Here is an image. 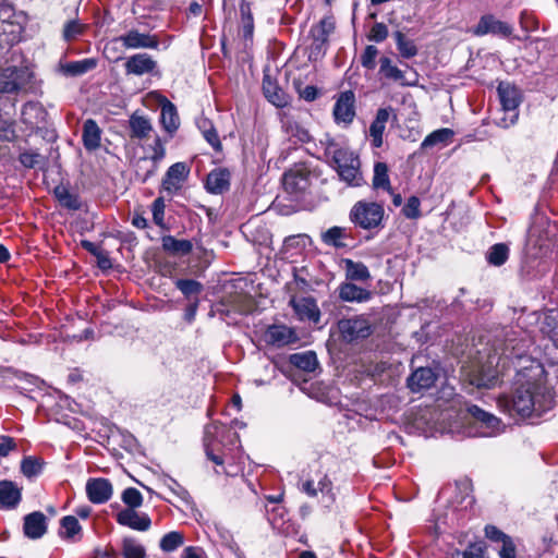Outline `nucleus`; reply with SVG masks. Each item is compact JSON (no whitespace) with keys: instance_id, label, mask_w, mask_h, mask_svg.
I'll list each match as a JSON object with an SVG mask.
<instances>
[{"instance_id":"1","label":"nucleus","mask_w":558,"mask_h":558,"mask_svg":"<svg viewBox=\"0 0 558 558\" xmlns=\"http://www.w3.org/2000/svg\"><path fill=\"white\" fill-rule=\"evenodd\" d=\"M498 405L510 416H539L553 405V396L541 380H517L512 395L498 399Z\"/></svg>"},{"instance_id":"2","label":"nucleus","mask_w":558,"mask_h":558,"mask_svg":"<svg viewBox=\"0 0 558 558\" xmlns=\"http://www.w3.org/2000/svg\"><path fill=\"white\" fill-rule=\"evenodd\" d=\"M326 159L335 167L341 180L350 185L361 184L360 159L347 146L339 144L329 135L320 140Z\"/></svg>"},{"instance_id":"3","label":"nucleus","mask_w":558,"mask_h":558,"mask_svg":"<svg viewBox=\"0 0 558 558\" xmlns=\"http://www.w3.org/2000/svg\"><path fill=\"white\" fill-rule=\"evenodd\" d=\"M34 73L26 66H9L0 72V93H29L34 92Z\"/></svg>"},{"instance_id":"4","label":"nucleus","mask_w":558,"mask_h":558,"mask_svg":"<svg viewBox=\"0 0 558 558\" xmlns=\"http://www.w3.org/2000/svg\"><path fill=\"white\" fill-rule=\"evenodd\" d=\"M384 214L385 210L380 204L360 201L352 207L350 219L355 226L371 230L381 225Z\"/></svg>"},{"instance_id":"5","label":"nucleus","mask_w":558,"mask_h":558,"mask_svg":"<svg viewBox=\"0 0 558 558\" xmlns=\"http://www.w3.org/2000/svg\"><path fill=\"white\" fill-rule=\"evenodd\" d=\"M495 356H490L486 363H475L465 371V378L477 388H493L498 384L499 371Z\"/></svg>"},{"instance_id":"6","label":"nucleus","mask_w":558,"mask_h":558,"mask_svg":"<svg viewBox=\"0 0 558 558\" xmlns=\"http://www.w3.org/2000/svg\"><path fill=\"white\" fill-rule=\"evenodd\" d=\"M499 100L505 112V117L498 121V125L509 128L518 120V107L521 102L519 89L507 82H501L497 88Z\"/></svg>"},{"instance_id":"7","label":"nucleus","mask_w":558,"mask_h":558,"mask_svg":"<svg viewBox=\"0 0 558 558\" xmlns=\"http://www.w3.org/2000/svg\"><path fill=\"white\" fill-rule=\"evenodd\" d=\"M149 148L151 149V154L138 158L135 162V177L142 183H145L157 173L159 163L166 156L165 144L159 136L155 137Z\"/></svg>"},{"instance_id":"8","label":"nucleus","mask_w":558,"mask_h":558,"mask_svg":"<svg viewBox=\"0 0 558 558\" xmlns=\"http://www.w3.org/2000/svg\"><path fill=\"white\" fill-rule=\"evenodd\" d=\"M112 43H120L125 49H158L159 38L156 34L141 33L136 28H131Z\"/></svg>"},{"instance_id":"9","label":"nucleus","mask_w":558,"mask_h":558,"mask_svg":"<svg viewBox=\"0 0 558 558\" xmlns=\"http://www.w3.org/2000/svg\"><path fill=\"white\" fill-rule=\"evenodd\" d=\"M332 114L337 124L347 126L353 122L355 117V95L352 90H345L339 94L333 106Z\"/></svg>"},{"instance_id":"10","label":"nucleus","mask_w":558,"mask_h":558,"mask_svg":"<svg viewBox=\"0 0 558 558\" xmlns=\"http://www.w3.org/2000/svg\"><path fill=\"white\" fill-rule=\"evenodd\" d=\"M338 329L341 337L347 341L366 338L371 333V325L368 320L362 316L339 320Z\"/></svg>"},{"instance_id":"11","label":"nucleus","mask_w":558,"mask_h":558,"mask_svg":"<svg viewBox=\"0 0 558 558\" xmlns=\"http://www.w3.org/2000/svg\"><path fill=\"white\" fill-rule=\"evenodd\" d=\"M264 340L267 344L282 348L298 342L299 337L295 330L289 326L271 325L266 329Z\"/></svg>"},{"instance_id":"12","label":"nucleus","mask_w":558,"mask_h":558,"mask_svg":"<svg viewBox=\"0 0 558 558\" xmlns=\"http://www.w3.org/2000/svg\"><path fill=\"white\" fill-rule=\"evenodd\" d=\"M190 169L184 162L173 163L166 172L162 179V190L168 194H175L181 190L183 183L186 181Z\"/></svg>"},{"instance_id":"13","label":"nucleus","mask_w":558,"mask_h":558,"mask_svg":"<svg viewBox=\"0 0 558 558\" xmlns=\"http://www.w3.org/2000/svg\"><path fill=\"white\" fill-rule=\"evenodd\" d=\"M124 70L129 75L153 74L157 70V61L148 53H135L126 59Z\"/></svg>"},{"instance_id":"14","label":"nucleus","mask_w":558,"mask_h":558,"mask_svg":"<svg viewBox=\"0 0 558 558\" xmlns=\"http://www.w3.org/2000/svg\"><path fill=\"white\" fill-rule=\"evenodd\" d=\"M310 185V170L304 166H296L283 175V186L289 193H300Z\"/></svg>"},{"instance_id":"15","label":"nucleus","mask_w":558,"mask_h":558,"mask_svg":"<svg viewBox=\"0 0 558 558\" xmlns=\"http://www.w3.org/2000/svg\"><path fill=\"white\" fill-rule=\"evenodd\" d=\"M117 522L135 531L145 532L151 525L150 518L144 512L134 509H122L116 514Z\"/></svg>"},{"instance_id":"16","label":"nucleus","mask_w":558,"mask_h":558,"mask_svg":"<svg viewBox=\"0 0 558 558\" xmlns=\"http://www.w3.org/2000/svg\"><path fill=\"white\" fill-rule=\"evenodd\" d=\"M475 34L483 36L493 34L501 37H509L512 34V26L504 21L496 19L494 15H484L476 25Z\"/></svg>"},{"instance_id":"17","label":"nucleus","mask_w":558,"mask_h":558,"mask_svg":"<svg viewBox=\"0 0 558 558\" xmlns=\"http://www.w3.org/2000/svg\"><path fill=\"white\" fill-rule=\"evenodd\" d=\"M113 493L112 484L107 478H90L86 483V494L93 504H105Z\"/></svg>"},{"instance_id":"18","label":"nucleus","mask_w":558,"mask_h":558,"mask_svg":"<svg viewBox=\"0 0 558 558\" xmlns=\"http://www.w3.org/2000/svg\"><path fill=\"white\" fill-rule=\"evenodd\" d=\"M437 374L430 367H418L408 378V387L412 392L427 390L434 386Z\"/></svg>"},{"instance_id":"19","label":"nucleus","mask_w":558,"mask_h":558,"mask_svg":"<svg viewBox=\"0 0 558 558\" xmlns=\"http://www.w3.org/2000/svg\"><path fill=\"white\" fill-rule=\"evenodd\" d=\"M24 534L31 539H38L47 532V518L40 511H34L24 517Z\"/></svg>"},{"instance_id":"20","label":"nucleus","mask_w":558,"mask_h":558,"mask_svg":"<svg viewBox=\"0 0 558 558\" xmlns=\"http://www.w3.org/2000/svg\"><path fill=\"white\" fill-rule=\"evenodd\" d=\"M290 303L301 320H310L315 324L319 322L320 312L313 298L292 299Z\"/></svg>"},{"instance_id":"21","label":"nucleus","mask_w":558,"mask_h":558,"mask_svg":"<svg viewBox=\"0 0 558 558\" xmlns=\"http://www.w3.org/2000/svg\"><path fill=\"white\" fill-rule=\"evenodd\" d=\"M391 112L392 108L390 107L378 109L374 121L371 123L368 133L371 136L372 145L375 148H379L383 145V134Z\"/></svg>"},{"instance_id":"22","label":"nucleus","mask_w":558,"mask_h":558,"mask_svg":"<svg viewBox=\"0 0 558 558\" xmlns=\"http://www.w3.org/2000/svg\"><path fill=\"white\" fill-rule=\"evenodd\" d=\"M21 498V487L12 481H0V509H14L20 504Z\"/></svg>"},{"instance_id":"23","label":"nucleus","mask_w":558,"mask_h":558,"mask_svg":"<svg viewBox=\"0 0 558 558\" xmlns=\"http://www.w3.org/2000/svg\"><path fill=\"white\" fill-rule=\"evenodd\" d=\"M263 93L267 100L278 108H284L289 104V96L269 75L264 76Z\"/></svg>"},{"instance_id":"24","label":"nucleus","mask_w":558,"mask_h":558,"mask_svg":"<svg viewBox=\"0 0 558 558\" xmlns=\"http://www.w3.org/2000/svg\"><path fill=\"white\" fill-rule=\"evenodd\" d=\"M45 118L46 111L39 102L28 101L22 108L21 121L29 129L38 126Z\"/></svg>"},{"instance_id":"25","label":"nucleus","mask_w":558,"mask_h":558,"mask_svg":"<svg viewBox=\"0 0 558 558\" xmlns=\"http://www.w3.org/2000/svg\"><path fill=\"white\" fill-rule=\"evenodd\" d=\"M101 130L93 119H87L83 124L82 141L86 150L94 151L100 147Z\"/></svg>"},{"instance_id":"26","label":"nucleus","mask_w":558,"mask_h":558,"mask_svg":"<svg viewBox=\"0 0 558 558\" xmlns=\"http://www.w3.org/2000/svg\"><path fill=\"white\" fill-rule=\"evenodd\" d=\"M230 185V172L227 169H215L208 173L206 189L213 194H221Z\"/></svg>"},{"instance_id":"27","label":"nucleus","mask_w":558,"mask_h":558,"mask_svg":"<svg viewBox=\"0 0 558 558\" xmlns=\"http://www.w3.org/2000/svg\"><path fill=\"white\" fill-rule=\"evenodd\" d=\"M468 412L480 423L483 424L488 430L484 432V436H492L500 429L501 422L495 415L482 410L477 405L468 408Z\"/></svg>"},{"instance_id":"28","label":"nucleus","mask_w":558,"mask_h":558,"mask_svg":"<svg viewBox=\"0 0 558 558\" xmlns=\"http://www.w3.org/2000/svg\"><path fill=\"white\" fill-rule=\"evenodd\" d=\"M468 412L480 423L483 424L488 430L484 432V436H492L500 429L501 422L495 415L482 410L477 405L468 408Z\"/></svg>"},{"instance_id":"29","label":"nucleus","mask_w":558,"mask_h":558,"mask_svg":"<svg viewBox=\"0 0 558 558\" xmlns=\"http://www.w3.org/2000/svg\"><path fill=\"white\" fill-rule=\"evenodd\" d=\"M160 122L166 132L172 135L180 125V119L175 106L168 99L161 104Z\"/></svg>"},{"instance_id":"30","label":"nucleus","mask_w":558,"mask_h":558,"mask_svg":"<svg viewBox=\"0 0 558 558\" xmlns=\"http://www.w3.org/2000/svg\"><path fill=\"white\" fill-rule=\"evenodd\" d=\"M339 296L345 302H365L371 299V292L351 282H344L339 287Z\"/></svg>"},{"instance_id":"31","label":"nucleus","mask_w":558,"mask_h":558,"mask_svg":"<svg viewBox=\"0 0 558 558\" xmlns=\"http://www.w3.org/2000/svg\"><path fill=\"white\" fill-rule=\"evenodd\" d=\"M240 32L245 41H251L254 33V19L250 2L242 1L240 4Z\"/></svg>"},{"instance_id":"32","label":"nucleus","mask_w":558,"mask_h":558,"mask_svg":"<svg viewBox=\"0 0 558 558\" xmlns=\"http://www.w3.org/2000/svg\"><path fill=\"white\" fill-rule=\"evenodd\" d=\"M290 363L304 372H314L318 366L317 355L314 351L291 354Z\"/></svg>"},{"instance_id":"33","label":"nucleus","mask_w":558,"mask_h":558,"mask_svg":"<svg viewBox=\"0 0 558 558\" xmlns=\"http://www.w3.org/2000/svg\"><path fill=\"white\" fill-rule=\"evenodd\" d=\"M162 248L173 255H187L193 250L190 240H178L172 235H166L161 240Z\"/></svg>"},{"instance_id":"34","label":"nucleus","mask_w":558,"mask_h":558,"mask_svg":"<svg viewBox=\"0 0 558 558\" xmlns=\"http://www.w3.org/2000/svg\"><path fill=\"white\" fill-rule=\"evenodd\" d=\"M129 123L131 130V137L134 138L144 140L148 137L150 132L153 131L150 121L147 118L138 116L136 113L131 116Z\"/></svg>"},{"instance_id":"35","label":"nucleus","mask_w":558,"mask_h":558,"mask_svg":"<svg viewBox=\"0 0 558 558\" xmlns=\"http://www.w3.org/2000/svg\"><path fill=\"white\" fill-rule=\"evenodd\" d=\"M344 270L347 279L352 281H367L371 279L368 268L361 262H353L352 259H344Z\"/></svg>"},{"instance_id":"36","label":"nucleus","mask_w":558,"mask_h":558,"mask_svg":"<svg viewBox=\"0 0 558 558\" xmlns=\"http://www.w3.org/2000/svg\"><path fill=\"white\" fill-rule=\"evenodd\" d=\"M53 194L61 206L71 210H77L81 208V202L78 196L70 192V190L66 186H56L53 190Z\"/></svg>"},{"instance_id":"37","label":"nucleus","mask_w":558,"mask_h":558,"mask_svg":"<svg viewBox=\"0 0 558 558\" xmlns=\"http://www.w3.org/2000/svg\"><path fill=\"white\" fill-rule=\"evenodd\" d=\"M221 428H222V425H219L218 423H211L206 426L205 436H204V445H205L206 456L209 460H211L217 465H222L223 459L220 456L214 453L213 449L210 448V445H211L214 436L216 434H218Z\"/></svg>"},{"instance_id":"38","label":"nucleus","mask_w":558,"mask_h":558,"mask_svg":"<svg viewBox=\"0 0 558 558\" xmlns=\"http://www.w3.org/2000/svg\"><path fill=\"white\" fill-rule=\"evenodd\" d=\"M96 65L97 61L93 58H88L65 63L62 65V71L66 75L77 76L94 70Z\"/></svg>"},{"instance_id":"39","label":"nucleus","mask_w":558,"mask_h":558,"mask_svg":"<svg viewBox=\"0 0 558 558\" xmlns=\"http://www.w3.org/2000/svg\"><path fill=\"white\" fill-rule=\"evenodd\" d=\"M393 38L397 44V49L402 58L410 59L417 54L418 50L416 45L412 39H409L402 32H395Z\"/></svg>"},{"instance_id":"40","label":"nucleus","mask_w":558,"mask_h":558,"mask_svg":"<svg viewBox=\"0 0 558 558\" xmlns=\"http://www.w3.org/2000/svg\"><path fill=\"white\" fill-rule=\"evenodd\" d=\"M88 28V25L82 23L77 19L69 20L64 23L62 29V38L66 43H71L82 36Z\"/></svg>"},{"instance_id":"41","label":"nucleus","mask_w":558,"mask_h":558,"mask_svg":"<svg viewBox=\"0 0 558 558\" xmlns=\"http://www.w3.org/2000/svg\"><path fill=\"white\" fill-rule=\"evenodd\" d=\"M81 532L82 526L74 515H65L61 519L59 532L61 537L75 539L77 535H81Z\"/></svg>"},{"instance_id":"42","label":"nucleus","mask_w":558,"mask_h":558,"mask_svg":"<svg viewBox=\"0 0 558 558\" xmlns=\"http://www.w3.org/2000/svg\"><path fill=\"white\" fill-rule=\"evenodd\" d=\"M174 286L187 300L198 299L203 291V284L194 279H178L174 281Z\"/></svg>"},{"instance_id":"43","label":"nucleus","mask_w":558,"mask_h":558,"mask_svg":"<svg viewBox=\"0 0 558 558\" xmlns=\"http://www.w3.org/2000/svg\"><path fill=\"white\" fill-rule=\"evenodd\" d=\"M281 126L289 136H295L301 142L310 140V134L306 130L301 128L298 123L293 122L287 113L280 114Z\"/></svg>"},{"instance_id":"44","label":"nucleus","mask_w":558,"mask_h":558,"mask_svg":"<svg viewBox=\"0 0 558 558\" xmlns=\"http://www.w3.org/2000/svg\"><path fill=\"white\" fill-rule=\"evenodd\" d=\"M453 136V131L450 129H439L427 135L421 144V148H429L437 144H447Z\"/></svg>"},{"instance_id":"45","label":"nucleus","mask_w":558,"mask_h":558,"mask_svg":"<svg viewBox=\"0 0 558 558\" xmlns=\"http://www.w3.org/2000/svg\"><path fill=\"white\" fill-rule=\"evenodd\" d=\"M44 464L45 462L41 458L28 456L21 462V472L27 478H32L41 473Z\"/></svg>"},{"instance_id":"46","label":"nucleus","mask_w":558,"mask_h":558,"mask_svg":"<svg viewBox=\"0 0 558 558\" xmlns=\"http://www.w3.org/2000/svg\"><path fill=\"white\" fill-rule=\"evenodd\" d=\"M122 555L124 558H145L146 550L135 538L125 537L122 541Z\"/></svg>"},{"instance_id":"47","label":"nucleus","mask_w":558,"mask_h":558,"mask_svg":"<svg viewBox=\"0 0 558 558\" xmlns=\"http://www.w3.org/2000/svg\"><path fill=\"white\" fill-rule=\"evenodd\" d=\"M509 257V247L505 243L494 244L487 252V262L494 266L504 265Z\"/></svg>"},{"instance_id":"48","label":"nucleus","mask_w":558,"mask_h":558,"mask_svg":"<svg viewBox=\"0 0 558 558\" xmlns=\"http://www.w3.org/2000/svg\"><path fill=\"white\" fill-rule=\"evenodd\" d=\"M347 238L345 229L341 227H332L322 233V240L325 244L333 247H343L345 244L342 242Z\"/></svg>"},{"instance_id":"49","label":"nucleus","mask_w":558,"mask_h":558,"mask_svg":"<svg viewBox=\"0 0 558 558\" xmlns=\"http://www.w3.org/2000/svg\"><path fill=\"white\" fill-rule=\"evenodd\" d=\"M373 186L390 192V180L388 175V167L385 162H377L374 167Z\"/></svg>"},{"instance_id":"50","label":"nucleus","mask_w":558,"mask_h":558,"mask_svg":"<svg viewBox=\"0 0 558 558\" xmlns=\"http://www.w3.org/2000/svg\"><path fill=\"white\" fill-rule=\"evenodd\" d=\"M380 70L379 72L389 80L400 82L403 84L404 73L399 68L392 64L391 60L387 57H383L379 60Z\"/></svg>"},{"instance_id":"51","label":"nucleus","mask_w":558,"mask_h":558,"mask_svg":"<svg viewBox=\"0 0 558 558\" xmlns=\"http://www.w3.org/2000/svg\"><path fill=\"white\" fill-rule=\"evenodd\" d=\"M184 543V535L181 532L172 531L167 534H165L159 543L160 548L170 553L175 550L178 547L183 545Z\"/></svg>"},{"instance_id":"52","label":"nucleus","mask_w":558,"mask_h":558,"mask_svg":"<svg viewBox=\"0 0 558 558\" xmlns=\"http://www.w3.org/2000/svg\"><path fill=\"white\" fill-rule=\"evenodd\" d=\"M121 500L126 506L125 509H134L142 507L143 505V495L142 493L134 488V487H128L122 492Z\"/></svg>"},{"instance_id":"53","label":"nucleus","mask_w":558,"mask_h":558,"mask_svg":"<svg viewBox=\"0 0 558 558\" xmlns=\"http://www.w3.org/2000/svg\"><path fill=\"white\" fill-rule=\"evenodd\" d=\"M317 489L323 494V498L326 501V507H330L336 501V495L332 490V483L327 474H320L317 481Z\"/></svg>"},{"instance_id":"54","label":"nucleus","mask_w":558,"mask_h":558,"mask_svg":"<svg viewBox=\"0 0 558 558\" xmlns=\"http://www.w3.org/2000/svg\"><path fill=\"white\" fill-rule=\"evenodd\" d=\"M333 29L335 21L332 17L327 16L322 19L320 22L312 28L311 34L312 36H317L328 41V37L333 32Z\"/></svg>"},{"instance_id":"55","label":"nucleus","mask_w":558,"mask_h":558,"mask_svg":"<svg viewBox=\"0 0 558 558\" xmlns=\"http://www.w3.org/2000/svg\"><path fill=\"white\" fill-rule=\"evenodd\" d=\"M312 44L307 48V54L310 61H316L325 54L327 40L317 36H312Z\"/></svg>"},{"instance_id":"56","label":"nucleus","mask_w":558,"mask_h":558,"mask_svg":"<svg viewBox=\"0 0 558 558\" xmlns=\"http://www.w3.org/2000/svg\"><path fill=\"white\" fill-rule=\"evenodd\" d=\"M19 160L25 168L29 169L35 168L40 163H44V157L38 151L35 150H27L21 153L19 156Z\"/></svg>"},{"instance_id":"57","label":"nucleus","mask_w":558,"mask_h":558,"mask_svg":"<svg viewBox=\"0 0 558 558\" xmlns=\"http://www.w3.org/2000/svg\"><path fill=\"white\" fill-rule=\"evenodd\" d=\"M378 56V49L375 46H366L364 52L361 56V64L367 70H374L376 66V58Z\"/></svg>"},{"instance_id":"58","label":"nucleus","mask_w":558,"mask_h":558,"mask_svg":"<svg viewBox=\"0 0 558 558\" xmlns=\"http://www.w3.org/2000/svg\"><path fill=\"white\" fill-rule=\"evenodd\" d=\"M421 202L418 197L411 196L408 201L404 207L402 208V213L407 218L415 219L421 216L420 211Z\"/></svg>"},{"instance_id":"59","label":"nucleus","mask_w":558,"mask_h":558,"mask_svg":"<svg viewBox=\"0 0 558 558\" xmlns=\"http://www.w3.org/2000/svg\"><path fill=\"white\" fill-rule=\"evenodd\" d=\"M16 137L15 124L13 121L0 119V140L12 142Z\"/></svg>"},{"instance_id":"60","label":"nucleus","mask_w":558,"mask_h":558,"mask_svg":"<svg viewBox=\"0 0 558 558\" xmlns=\"http://www.w3.org/2000/svg\"><path fill=\"white\" fill-rule=\"evenodd\" d=\"M388 37V27L384 23H375L367 36L368 40L381 43Z\"/></svg>"},{"instance_id":"61","label":"nucleus","mask_w":558,"mask_h":558,"mask_svg":"<svg viewBox=\"0 0 558 558\" xmlns=\"http://www.w3.org/2000/svg\"><path fill=\"white\" fill-rule=\"evenodd\" d=\"M485 535L488 539L497 543H506L507 541L511 539V537L507 534H505L502 531H500L495 525H487L485 527Z\"/></svg>"},{"instance_id":"62","label":"nucleus","mask_w":558,"mask_h":558,"mask_svg":"<svg viewBox=\"0 0 558 558\" xmlns=\"http://www.w3.org/2000/svg\"><path fill=\"white\" fill-rule=\"evenodd\" d=\"M0 442V458H5L10 454L11 451L16 450V442L14 438L10 436H1Z\"/></svg>"},{"instance_id":"63","label":"nucleus","mask_w":558,"mask_h":558,"mask_svg":"<svg viewBox=\"0 0 558 558\" xmlns=\"http://www.w3.org/2000/svg\"><path fill=\"white\" fill-rule=\"evenodd\" d=\"M203 134L205 140L213 146L214 149L219 150L221 148L218 133L214 128L210 126L208 130H204Z\"/></svg>"},{"instance_id":"64","label":"nucleus","mask_w":558,"mask_h":558,"mask_svg":"<svg viewBox=\"0 0 558 558\" xmlns=\"http://www.w3.org/2000/svg\"><path fill=\"white\" fill-rule=\"evenodd\" d=\"M499 556H500V558H517L515 546H514L512 539H509L502 544V547L499 550Z\"/></svg>"}]
</instances>
